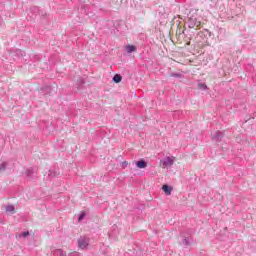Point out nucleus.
I'll use <instances>...</instances> for the list:
<instances>
[{
  "mask_svg": "<svg viewBox=\"0 0 256 256\" xmlns=\"http://www.w3.org/2000/svg\"><path fill=\"white\" fill-rule=\"evenodd\" d=\"M53 256H67L63 249H56L53 251Z\"/></svg>",
  "mask_w": 256,
  "mask_h": 256,
  "instance_id": "obj_7",
  "label": "nucleus"
},
{
  "mask_svg": "<svg viewBox=\"0 0 256 256\" xmlns=\"http://www.w3.org/2000/svg\"><path fill=\"white\" fill-rule=\"evenodd\" d=\"M173 163L174 160L171 157H166L160 161V165L163 167V169H165V167H172Z\"/></svg>",
  "mask_w": 256,
  "mask_h": 256,
  "instance_id": "obj_2",
  "label": "nucleus"
},
{
  "mask_svg": "<svg viewBox=\"0 0 256 256\" xmlns=\"http://www.w3.org/2000/svg\"><path fill=\"white\" fill-rule=\"evenodd\" d=\"M171 77H176L177 79H180V77H183V74H181V73H172Z\"/></svg>",
  "mask_w": 256,
  "mask_h": 256,
  "instance_id": "obj_15",
  "label": "nucleus"
},
{
  "mask_svg": "<svg viewBox=\"0 0 256 256\" xmlns=\"http://www.w3.org/2000/svg\"><path fill=\"white\" fill-rule=\"evenodd\" d=\"M126 51H127V53H133V52L137 51V47H135L133 45H127Z\"/></svg>",
  "mask_w": 256,
  "mask_h": 256,
  "instance_id": "obj_8",
  "label": "nucleus"
},
{
  "mask_svg": "<svg viewBox=\"0 0 256 256\" xmlns=\"http://www.w3.org/2000/svg\"><path fill=\"white\" fill-rule=\"evenodd\" d=\"M223 139V132L216 131L215 134L212 136V140L215 141V143H219Z\"/></svg>",
  "mask_w": 256,
  "mask_h": 256,
  "instance_id": "obj_4",
  "label": "nucleus"
},
{
  "mask_svg": "<svg viewBox=\"0 0 256 256\" xmlns=\"http://www.w3.org/2000/svg\"><path fill=\"white\" fill-rule=\"evenodd\" d=\"M182 243H183V245H190V243H189V238H184L183 240H182Z\"/></svg>",
  "mask_w": 256,
  "mask_h": 256,
  "instance_id": "obj_16",
  "label": "nucleus"
},
{
  "mask_svg": "<svg viewBox=\"0 0 256 256\" xmlns=\"http://www.w3.org/2000/svg\"><path fill=\"white\" fill-rule=\"evenodd\" d=\"M78 247L79 249H87L89 247V237L82 236L78 239Z\"/></svg>",
  "mask_w": 256,
  "mask_h": 256,
  "instance_id": "obj_1",
  "label": "nucleus"
},
{
  "mask_svg": "<svg viewBox=\"0 0 256 256\" xmlns=\"http://www.w3.org/2000/svg\"><path fill=\"white\" fill-rule=\"evenodd\" d=\"M187 23L190 29H193L196 26L199 27V25H201V22L197 21V18L195 17H189Z\"/></svg>",
  "mask_w": 256,
  "mask_h": 256,
  "instance_id": "obj_3",
  "label": "nucleus"
},
{
  "mask_svg": "<svg viewBox=\"0 0 256 256\" xmlns=\"http://www.w3.org/2000/svg\"><path fill=\"white\" fill-rule=\"evenodd\" d=\"M26 177H28V179H33V170L31 168L26 170Z\"/></svg>",
  "mask_w": 256,
  "mask_h": 256,
  "instance_id": "obj_10",
  "label": "nucleus"
},
{
  "mask_svg": "<svg viewBox=\"0 0 256 256\" xmlns=\"http://www.w3.org/2000/svg\"><path fill=\"white\" fill-rule=\"evenodd\" d=\"M86 215L87 214L85 212H81L79 217H78V221L81 222L83 219H85Z\"/></svg>",
  "mask_w": 256,
  "mask_h": 256,
  "instance_id": "obj_13",
  "label": "nucleus"
},
{
  "mask_svg": "<svg viewBox=\"0 0 256 256\" xmlns=\"http://www.w3.org/2000/svg\"><path fill=\"white\" fill-rule=\"evenodd\" d=\"M19 237H29V231L23 232Z\"/></svg>",
  "mask_w": 256,
  "mask_h": 256,
  "instance_id": "obj_17",
  "label": "nucleus"
},
{
  "mask_svg": "<svg viewBox=\"0 0 256 256\" xmlns=\"http://www.w3.org/2000/svg\"><path fill=\"white\" fill-rule=\"evenodd\" d=\"M198 88L203 89V91H207V84L205 83H198Z\"/></svg>",
  "mask_w": 256,
  "mask_h": 256,
  "instance_id": "obj_12",
  "label": "nucleus"
},
{
  "mask_svg": "<svg viewBox=\"0 0 256 256\" xmlns=\"http://www.w3.org/2000/svg\"><path fill=\"white\" fill-rule=\"evenodd\" d=\"M7 169V162H3L0 164V171H5Z\"/></svg>",
  "mask_w": 256,
  "mask_h": 256,
  "instance_id": "obj_14",
  "label": "nucleus"
},
{
  "mask_svg": "<svg viewBox=\"0 0 256 256\" xmlns=\"http://www.w3.org/2000/svg\"><path fill=\"white\" fill-rule=\"evenodd\" d=\"M162 190L164 191L165 195H171V193L173 191V187L165 184L162 186Z\"/></svg>",
  "mask_w": 256,
  "mask_h": 256,
  "instance_id": "obj_5",
  "label": "nucleus"
},
{
  "mask_svg": "<svg viewBox=\"0 0 256 256\" xmlns=\"http://www.w3.org/2000/svg\"><path fill=\"white\" fill-rule=\"evenodd\" d=\"M136 167H138V169H145L147 162H145V160H139L136 162Z\"/></svg>",
  "mask_w": 256,
  "mask_h": 256,
  "instance_id": "obj_6",
  "label": "nucleus"
},
{
  "mask_svg": "<svg viewBox=\"0 0 256 256\" xmlns=\"http://www.w3.org/2000/svg\"><path fill=\"white\" fill-rule=\"evenodd\" d=\"M122 80H123V77L120 74H115L113 77L114 83H121Z\"/></svg>",
  "mask_w": 256,
  "mask_h": 256,
  "instance_id": "obj_9",
  "label": "nucleus"
},
{
  "mask_svg": "<svg viewBox=\"0 0 256 256\" xmlns=\"http://www.w3.org/2000/svg\"><path fill=\"white\" fill-rule=\"evenodd\" d=\"M129 165L127 161L122 162V169H126V167Z\"/></svg>",
  "mask_w": 256,
  "mask_h": 256,
  "instance_id": "obj_18",
  "label": "nucleus"
},
{
  "mask_svg": "<svg viewBox=\"0 0 256 256\" xmlns=\"http://www.w3.org/2000/svg\"><path fill=\"white\" fill-rule=\"evenodd\" d=\"M13 211H15V206H13V205L6 206L7 213H13Z\"/></svg>",
  "mask_w": 256,
  "mask_h": 256,
  "instance_id": "obj_11",
  "label": "nucleus"
},
{
  "mask_svg": "<svg viewBox=\"0 0 256 256\" xmlns=\"http://www.w3.org/2000/svg\"><path fill=\"white\" fill-rule=\"evenodd\" d=\"M67 256H80L78 252H72L68 254Z\"/></svg>",
  "mask_w": 256,
  "mask_h": 256,
  "instance_id": "obj_19",
  "label": "nucleus"
}]
</instances>
